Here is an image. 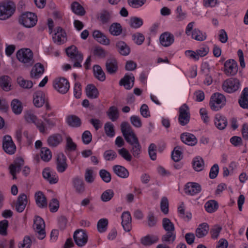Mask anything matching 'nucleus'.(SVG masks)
<instances>
[{"label":"nucleus","mask_w":248,"mask_h":248,"mask_svg":"<svg viewBox=\"0 0 248 248\" xmlns=\"http://www.w3.org/2000/svg\"><path fill=\"white\" fill-rule=\"evenodd\" d=\"M104 130L106 134L109 137H113L115 135L113 124L111 122H107L104 125Z\"/></svg>","instance_id":"obj_52"},{"label":"nucleus","mask_w":248,"mask_h":248,"mask_svg":"<svg viewBox=\"0 0 248 248\" xmlns=\"http://www.w3.org/2000/svg\"><path fill=\"white\" fill-rule=\"evenodd\" d=\"M118 51L123 56L128 55L130 52L129 46L124 41H118L116 45Z\"/></svg>","instance_id":"obj_29"},{"label":"nucleus","mask_w":248,"mask_h":248,"mask_svg":"<svg viewBox=\"0 0 248 248\" xmlns=\"http://www.w3.org/2000/svg\"><path fill=\"white\" fill-rule=\"evenodd\" d=\"M122 225L124 230L126 232H130L131 230V217L129 212H124L122 216Z\"/></svg>","instance_id":"obj_19"},{"label":"nucleus","mask_w":248,"mask_h":248,"mask_svg":"<svg viewBox=\"0 0 248 248\" xmlns=\"http://www.w3.org/2000/svg\"><path fill=\"white\" fill-rule=\"evenodd\" d=\"M73 12L79 16H83L85 14V11L83 7L78 2H74L71 6Z\"/></svg>","instance_id":"obj_51"},{"label":"nucleus","mask_w":248,"mask_h":248,"mask_svg":"<svg viewBox=\"0 0 248 248\" xmlns=\"http://www.w3.org/2000/svg\"><path fill=\"white\" fill-rule=\"evenodd\" d=\"M162 226L166 232L174 231L175 227L172 222L168 218H164L162 219Z\"/></svg>","instance_id":"obj_50"},{"label":"nucleus","mask_w":248,"mask_h":248,"mask_svg":"<svg viewBox=\"0 0 248 248\" xmlns=\"http://www.w3.org/2000/svg\"><path fill=\"white\" fill-rule=\"evenodd\" d=\"M93 36L100 44L108 45L110 43L109 40L99 31H94L93 32Z\"/></svg>","instance_id":"obj_30"},{"label":"nucleus","mask_w":248,"mask_h":248,"mask_svg":"<svg viewBox=\"0 0 248 248\" xmlns=\"http://www.w3.org/2000/svg\"><path fill=\"white\" fill-rule=\"evenodd\" d=\"M143 24L142 20L137 17H133L130 19V27L133 28H139Z\"/></svg>","instance_id":"obj_56"},{"label":"nucleus","mask_w":248,"mask_h":248,"mask_svg":"<svg viewBox=\"0 0 248 248\" xmlns=\"http://www.w3.org/2000/svg\"><path fill=\"white\" fill-rule=\"evenodd\" d=\"M66 160V157L62 153L58 154L56 159V168L58 172L62 173L67 168L68 164Z\"/></svg>","instance_id":"obj_16"},{"label":"nucleus","mask_w":248,"mask_h":248,"mask_svg":"<svg viewBox=\"0 0 248 248\" xmlns=\"http://www.w3.org/2000/svg\"><path fill=\"white\" fill-rule=\"evenodd\" d=\"M159 40L161 44L163 46L167 47L170 46L173 43L174 37L171 33L166 32L160 35Z\"/></svg>","instance_id":"obj_20"},{"label":"nucleus","mask_w":248,"mask_h":248,"mask_svg":"<svg viewBox=\"0 0 248 248\" xmlns=\"http://www.w3.org/2000/svg\"><path fill=\"white\" fill-rule=\"evenodd\" d=\"M131 146L130 151L135 157L139 158L141 152V147L137 137L130 139V142H127Z\"/></svg>","instance_id":"obj_17"},{"label":"nucleus","mask_w":248,"mask_h":248,"mask_svg":"<svg viewBox=\"0 0 248 248\" xmlns=\"http://www.w3.org/2000/svg\"><path fill=\"white\" fill-rule=\"evenodd\" d=\"M66 121L69 126L73 127H78L81 126L82 124L81 119L75 115L68 116Z\"/></svg>","instance_id":"obj_28"},{"label":"nucleus","mask_w":248,"mask_h":248,"mask_svg":"<svg viewBox=\"0 0 248 248\" xmlns=\"http://www.w3.org/2000/svg\"><path fill=\"white\" fill-rule=\"evenodd\" d=\"M88 235L83 230H76L73 235V238L76 245L78 247L84 246L88 241Z\"/></svg>","instance_id":"obj_12"},{"label":"nucleus","mask_w":248,"mask_h":248,"mask_svg":"<svg viewBox=\"0 0 248 248\" xmlns=\"http://www.w3.org/2000/svg\"><path fill=\"white\" fill-rule=\"evenodd\" d=\"M240 83L236 78H230L226 80L222 84L223 90L229 93L234 92L238 90Z\"/></svg>","instance_id":"obj_7"},{"label":"nucleus","mask_w":248,"mask_h":248,"mask_svg":"<svg viewBox=\"0 0 248 248\" xmlns=\"http://www.w3.org/2000/svg\"><path fill=\"white\" fill-rule=\"evenodd\" d=\"M37 22L36 15L29 12L22 14L18 18L19 23L28 28L34 27L36 25Z\"/></svg>","instance_id":"obj_1"},{"label":"nucleus","mask_w":248,"mask_h":248,"mask_svg":"<svg viewBox=\"0 0 248 248\" xmlns=\"http://www.w3.org/2000/svg\"><path fill=\"white\" fill-rule=\"evenodd\" d=\"M158 241V237L156 235H147L141 239V243L144 246L151 245Z\"/></svg>","instance_id":"obj_40"},{"label":"nucleus","mask_w":248,"mask_h":248,"mask_svg":"<svg viewBox=\"0 0 248 248\" xmlns=\"http://www.w3.org/2000/svg\"><path fill=\"white\" fill-rule=\"evenodd\" d=\"M25 118L27 122L34 123L41 133H44L46 132V128L44 123L41 120H37V117L34 114L31 112L27 113Z\"/></svg>","instance_id":"obj_13"},{"label":"nucleus","mask_w":248,"mask_h":248,"mask_svg":"<svg viewBox=\"0 0 248 248\" xmlns=\"http://www.w3.org/2000/svg\"><path fill=\"white\" fill-rule=\"evenodd\" d=\"M33 104L36 107L43 106L45 102V95L42 91H37L33 95Z\"/></svg>","instance_id":"obj_26"},{"label":"nucleus","mask_w":248,"mask_h":248,"mask_svg":"<svg viewBox=\"0 0 248 248\" xmlns=\"http://www.w3.org/2000/svg\"><path fill=\"white\" fill-rule=\"evenodd\" d=\"M11 78L8 76H2L0 77V87L4 91L11 90L10 85Z\"/></svg>","instance_id":"obj_39"},{"label":"nucleus","mask_w":248,"mask_h":248,"mask_svg":"<svg viewBox=\"0 0 248 248\" xmlns=\"http://www.w3.org/2000/svg\"><path fill=\"white\" fill-rule=\"evenodd\" d=\"M215 124L218 129L223 130L227 125V119L220 114H217L215 119Z\"/></svg>","instance_id":"obj_34"},{"label":"nucleus","mask_w":248,"mask_h":248,"mask_svg":"<svg viewBox=\"0 0 248 248\" xmlns=\"http://www.w3.org/2000/svg\"><path fill=\"white\" fill-rule=\"evenodd\" d=\"M178 121L180 124L184 126L187 124L190 121V113L189 108L186 104H183L179 108Z\"/></svg>","instance_id":"obj_9"},{"label":"nucleus","mask_w":248,"mask_h":248,"mask_svg":"<svg viewBox=\"0 0 248 248\" xmlns=\"http://www.w3.org/2000/svg\"><path fill=\"white\" fill-rule=\"evenodd\" d=\"M192 164L194 169L198 171L202 170L204 168L203 160L200 157H196L194 158Z\"/></svg>","instance_id":"obj_47"},{"label":"nucleus","mask_w":248,"mask_h":248,"mask_svg":"<svg viewBox=\"0 0 248 248\" xmlns=\"http://www.w3.org/2000/svg\"><path fill=\"white\" fill-rule=\"evenodd\" d=\"M28 202L27 196L23 193L20 194L17 198L16 205V209L19 213L22 212L25 209Z\"/></svg>","instance_id":"obj_22"},{"label":"nucleus","mask_w":248,"mask_h":248,"mask_svg":"<svg viewBox=\"0 0 248 248\" xmlns=\"http://www.w3.org/2000/svg\"><path fill=\"white\" fill-rule=\"evenodd\" d=\"M121 130L127 142H130V139L136 136L129 124L127 122H123L121 124Z\"/></svg>","instance_id":"obj_10"},{"label":"nucleus","mask_w":248,"mask_h":248,"mask_svg":"<svg viewBox=\"0 0 248 248\" xmlns=\"http://www.w3.org/2000/svg\"><path fill=\"white\" fill-rule=\"evenodd\" d=\"M13 112L16 114H19L22 112L23 107L22 103L18 99H14L11 104Z\"/></svg>","instance_id":"obj_43"},{"label":"nucleus","mask_w":248,"mask_h":248,"mask_svg":"<svg viewBox=\"0 0 248 248\" xmlns=\"http://www.w3.org/2000/svg\"><path fill=\"white\" fill-rule=\"evenodd\" d=\"M180 138L183 142L189 146H194L198 142L196 137L189 133L185 132L181 134Z\"/></svg>","instance_id":"obj_18"},{"label":"nucleus","mask_w":248,"mask_h":248,"mask_svg":"<svg viewBox=\"0 0 248 248\" xmlns=\"http://www.w3.org/2000/svg\"><path fill=\"white\" fill-rule=\"evenodd\" d=\"M132 39L136 44L140 45L143 43L145 38L142 34L138 32L132 35Z\"/></svg>","instance_id":"obj_64"},{"label":"nucleus","mask_w":248,"mask_h":248,"mask_svg":"<svg viewBox=\"0 0 248 248\" xmlns=\"http://www.w3.org/2000/svg\"><path fill=\"white\" fill-rule=\"evenodd\" d=\"M54 89L61 93H66L69 90L70 84L64 78H56L53 81Z\"/></svg>","instance_id":"obj_5"},{"label":"nucleus","mask_w":248,"mask_h":248,"mask_svg":"<svg viewBox=\"0 0 248 248\" xmlns=\"http://www.w3.org/2000/svg\"><path fill=\"white\" fill-rule=\"evenodd\" d=\"M209 227L206 223L201 224L196 230V236L198 238H202L206 236L209 231Z\"/></svg>","instance_id":"obj_32"},{"label":"nucleus","mask_w":248,"mask_h":248,"mask_svg":"<svg viewBox=\"0 0 248 248\" xmlns=\"http://www.w3.org/2000/svg\"><path fill=\"white\" fill-rule=\"evenodd\" d=\"M94 77L99 80L103 81L106 79L105 74L99 65H95L93 67Z\"/></svg>","instance_id":"obj_41"},{"label":"nucleus","mask_w":248,"mask_h":248,"mask_svg":"<svg viewBox=\"0 0 248 248\" xmlns=\"http://www.w3.org/2000/svg\"><path fill=\"white\" fill-rule=\"evenodd\" d=\"M107 71L110 74H115L118 70V63L115 58H110L107 60L106 62Z\"/></svg>","instance_id":"obj_25"},{"label":"nucleus","mask_w":248,"mask_h":248,"mask_svg":"<svg viewBox=\"0 0 248 248\" xmlns=\"http://www.w3.org/2000/svg\"><path fill=\"white\" fill-rule=\"evenodd\" d=\"M123 28L118 23H113L109 27V31L113 36H118L122 33Z\"/></svg>","instance_id":"obj_42"},{"label":"nucleus","mask_w":248,"mask_h":248,"mask_svg":"<svg viewBox=\"0 0 248 248\" xmlns=\"http://www.w3.org/2000/svg\"><path fill=\"white\" fill-rule=\"evenodd\" d=\"M161 210L164 214L166 215L169 212V201L167 197H163L161 199L160 202Z\"/></svg>","instance_id":"obj_61"},{"label":"nucleus","mask_w":248,"mask_h":248,"mask_svg":"<svg viewBox=\"0 0 248 248\" xmlns=\"http://www.w3.org/2000/svg\"><path fill=\"white\" fill-rule=\"evenodd\" d=\"M33 230L38 234V238L43 239L46 237L45 223L44 220L40 217H37L34 220Z\"/></svg>","instance_id":"obj_6"},{"label":"nucleus","mask_w":248,"mask_h":248,"mask_svg":"<svg viewBox=\"0 0 248 248\" xmlns=\"http://www.w3.org/2000/svg\"><path fill=\"white\" fill-rule=\"evenodd\" d=\"M40 156L43 161L48 162L52 157L51 152L48 148L43 147L41 149Z\"/></svg>","instance_id":"obj_46"},{"label":"nucleus","mask_w":248,"mask_h":248,"mask_svg":"<svg viewBox=\"0 0 248 248\" xmlns=\"http://www.w3.org/2000/svg\"><path fill=\"white\" fill-rule=\"evenodd\" d=\"M184 191L187 195L194 196L201 192L202 187L197 183L188 182L185 185Z\"/></svg>","instance_id":"obj_14"},{"label":"nucleus","mask_w":248,"mask_h":248,"mask_svg":"<svg viewBox=\"0 0 248 248\" xmlns=\"http://www.w3.org/2000/svg\"><path fill=\"white\" fill-rule=\"evenodd\" d=\"M204 207L206 211L208 213H213L215 212L218 208V203L215 200H210L206 202Z\"/></svg>","instance_id":"obj_44"},{"label":"nucleus","mask_w":248,"mask_h":248,"mask_svg":"<svg viewBox=\"0 0 248 248\" xmlns=\"http://www.w3.org/2000/svg\"><path fill=\"white\" fill-rule=\"evenodd\" d=\"M114 196V192L111 189L105 191L101 196V199L104 202L110 201Z\"/></svg>","instance_id":"obj_60"},{"label":"nucleus","mask_w":248,"mask_h":248,"mask_svg":"<svg viewBox=\"0 0 248 248\" xmlns=\"http://www.w3.org/2000/svg\"><path fill=\"white\" fill-rule=\"evenodd\" d=\"M106 113L109 119L112 122L116 121L119 117L118 109L114 106L109 107Z\"/></svg>","instance_id":"obj_38"},{"label":"nucleus","mask_w":248,"mask_h":248,"mask_svg":"<svg viewBox=\"0 0 248 248\" xmlns=\"http://www.w3.org/2000/svg\"><path fill=\"white\" fill-rule=\"evenodd\" d=\"M77 148V144L73 141L72 138L67 137L66 138L65 151L72 152L76 151Z\"/></svg>","instance_id":"obj_49"},{"label":"nucleus","mask_w":248,"mask_h":248,"mask_svg":"<svg viewBox=\"0 0 248 248\" xmlns=\"http://www.w3.org/2000/svg\"><path fill=\"white\" fill-rule=\"evenodd\" d=\"M16 58L20 62L30 66L33 64V52L29 48H22L16 53Z\"/></svg>","instance_id":"obj_2"},{"label":"nucleus","mask_w":248,"mask_h":248,"mask_svg":"<svg viewBox=\"0 0 248 248\" xmlns=\"http://www.w3.org/2000/svg\"><path fill=\"white\" fill-rule=\"evenodd\" d=\"M15 11V5L11 2L0 3V19L6 20L10 18Z\"/></svg>","instance_id":"obj_3"},{"label":"nucleus","mask_w":248,"mask_h":248,"mask_svg":"<svg viewBox=\"0 0 248 248\" xmlns=\"http://www.w3.org/2000/svg\"><path fill=\"white\" fill-rule=\"evenodd\" d=\"M128 4L135 8H138L143 6L146 0H127Z\"/></svg>","instance_id":"obj_62"},{"label":"nucleus","mask_w":248,"mask_h":248,"mask_svg":"<svg viewBox=\"0 0 248 248\" xmlns=\"http://www.w3.org/2000/svg\"><path fill=\"white\" fill-rule=\"evenodd\" d=\"M87 96L91 99H95L98 97L99 92L96 87L93 84H89L86 88Z\"/></svg>","instance_id":"obj_33"},{"label":"nucleus","mask_w":248,"mask_h":248,"mask_svg":"<svg viewBox=\"0 0 248 248\" xmlns=\"http://www.w3.org/2000/svg\"><path fill=\"white\" fill-rule=\"evenodd\" d=\"M35 202L36 204L40 208H46L47 207V201L46 199L41 191H38L35 194Z\"/></svg>","instance_id":"obj_27"},{"label":"nucleus","mask_w":248,"mask_h":248,"mask_svg":"<svg viewBox=\"0 0 248 248\" xmlns=\"http://www.w3.org/2000/svg\"><path fill=\"white\" fill-rule=\"evenodd\" d=\"M222 230V227L218 225H214L210 230L211 238L213 239H217Z\"/></svg>","instance_id":"obj_59"},{"label":"nucleus","mask_w":248,"mask_h":248,"mask_svg":"<svg viewBox=\"0 0 248 248\" xmlns=\"http://www.w3.org/2000/svg\"><path fill=\"white\" fill-rule=\"evenodd\" d=\"M113 170L118 176L121 178H126L129 176L128 170L122 166L118 165L114 166Z\"/></svg>","instance_id":"obj_31"},{"label":"nucleus","mask_w":248,"mask_h":248,"mask_svg":"<svg viewBox=\"0 0 248 248\" xmlns=\"http://www.w3.org/2000/svg\"><path fill=\"white\" fill-rule=\"evenodd\" d=\"M116 153L112 150L106 151L103 154V156L106 161H111L117 157Z\"/></svg>","instance_id":"obj_58"},{"label":"nucleus","mask_w":248,"mask_h":248,"mask_svg":"<svg viewBox=\"0 0 248 248\" xmlns=\"http://www.w3.org/2000/svg\"><path fill=\"white\" fill-rule=\"evenodd\" d=\"M73 184L76 191L78 193H82L85 191V186L82 179L76 177L73 180Z\"/></svg>","instance_id":"obj_35"},{"label":"nucleus","mask_w":248,"mask_h":248,"mask_svg":"<svg viewBox=\"0 0 248 248\" xmlns=\"http://www.w3.org/2000/svg\"><path fill=\"white\" fill-rule=\"evenodd\" d=\"M178 212L180 215V217L184 219H186L189 220L192 217V215L190 213L187 212L185 214V210L184 208V204L183 202L178 208Z\"/></svg>","instance_id":"obj_53"},{"label":"nucleus","mask_w":248,"mask_h":248,"mask_svg":"<svg viewBox=\"0 0 248 248\" xmlns=\"http://www.w3.org/2000/svg\"><path fill=\"white\" fill-rule=\"evenodd\" d=\"M226 102V98L225 96L219 93H215L212 95L210 101V106L211 108L214 111H217L221 108Z\"/></svg>","instance_id":"obj_4"},{"label":"nucleus","mask_w":248,"mask_h":248,"mask_svg":"<svg viewBox=\"0 0 248 248\" xmlns=\"http://www.w3.org/2000/svg\"><path fill=\"white\" fill-rule=\"evenodd\" d=\"M45 69L44 66L39 62L36 63L32 68L30 76L32 78H38L44 72Z\"/></svg>","instance_id":"obj_21"},{"label":"nucleus","mask_w":248,"mask_h":248,"mask_svg":"<svg viewBox=\"0 0 248 248\" xmlns=\"http://www.w3.org/2000/svg\"><path fill=\"white\" fill-rule=\"evenodd\" d=\"M108 220L106 218L100 219L97 223V227L99 232H103L107 230Z\"/></svg>","instance_id":"obj_54"},{"label":"nucleus","mask_w":248,"mask_h":248,"mask_svg":"<svg viewBox=\"0 0 248 248\" xmlns=\"http://www.w3.org/2000/svg\"><path fill=\"white\" fill-rule=\"evenodd\" d=\"M66 53L71 60H74V59L76 58L77 55L82 54L78 51L77 47L74 45H72L68 47L66 49Z\"/></svg>","instance_id":"obj_45"},{"label":"nucleus","mask_w":248,"mask_h":248,"mask_svg":"<svg viewBox=\"0 0 248 248\" xmlns=\"http://www.w3.org/2000/svg\"><path fill=\"white\" fill-rule=\"evenodd\" d=\"M2 147L4 151L9 155H13L16 151V145L14 143L11 137L9 135H6L3 137Z\"/></svg>","instance_id":"obj_11"},{"label":"nucleus","mask_w":248,"mask_h":248,"mask_svg":"<svg viewBox=\"0 0 248 248\" xmlns=\"http://www.w3.org/2000/svg\"><path fill=\"white\" fill-rule=\"evenodd\" d=\"M225 73L228 76L235 75L238 71V65L233 60H227L224 63Z\"/></svg>","instance_id":"obj_15"},{"label":"nucleus","mask_w":248,"mask_h":248,"mask_svg":"<svg viewBox=\"0 0 248 248\" xmlns=\"http://www.w3.org/2000/svg\"><path fill=\"white\" fill-rule=\"evenodd\" d=\"M134 84V77L132 74H131L130 75H125L119 82L120 85L124 86L127 90L131 89L133 87Z\"/></svg>","instance_id":"obj_23"},{"label":"nucleus","mask_w":248,"mask_h":248,"mask_svg":"<svg viewBox=\"0 0 248 248\" xmlns=\"http://www.w3.org/2000/svg\"><path fill=\"white\" fill-rule=\"evenodd\" d=\"M176 239V234L174 231H168L163 235L161 237L162 242L166 243L168 244H172Z\"/></svg>","instance_id":"obj_37"},{"label":"nucleus","mask_w":248,"mask_h":248,"mask_svg":"<svg viewBox=\"0 0 248 248\" xmlns=\"http://www.w3.org/2000/svg\"><path fill=\"white\" fill-rule=\"evenodd\" d=\"M180 146H176L174 148L171 154V158L175 162H178L182 158V153L179 150Z\"/></svg>","instance_id":"obj_55"},{"label":"nucleus","mask_w":248,"mask_h":248,"mask_svg":"<svg viewBox=\"0 0 248 248\" xmlns=\"http://www.w3.org/2000/svg\"><path fill=\"white\" fill-rule=\"evenodd\" d=\"M17 81L19 85L24 89H30L33 86V82L31 80H25L22 77L18 78Z\"/></svg>","instance_id":"obj_48"},{"label":"nucleus","mask_w":248,"mask_h":248,"mask_svg":"<svg viewBox=\"0 0 248 248\" xmlns=\"http://www.w3.org/2000/svg\"><path fill=\"white\" fill-rule=\"evenodd\" d=\"M55 31L52 36L53 42L58 45L64 44L67 41V34L64 30L61 27H57Z\"/></svg>","instance_id":"obj_8"},{"label":"nucleus","mask_w":248,"mask_h":248,"mask_svg":"<svg viewBox=\"0 0 248 248\" xmlns=\"http://www.w3.org/2000/svg\"><path fill=\"white\" fill-rule=\"evenodd\" d=\"M62 141V137L60 134L56 133L49 136L47 140L48 145L51 147H56Z\"/></svg>","instance_id":"obj_24"},{"label":"nucleus","mask_w":248,"mask_h":248,"mask_svg":"<svg viewBox=\"0 0 248 248\" xmlns=\"http://www.w3.org/2000/svg\"><path fill=\"white\" fill-rule=\"evenodd\" d=\"M49 207L51 212L54 213L58 211L59 208V202L56 198L52 199L49 203Z\"/></svg>","instance_id":"obj_63"},{"label":"nucleus","mask_w":248,"mask_h":248,"mask_svg":"<svg viewBox=\"0 0 248 248\" xmlns=\"http://www.w3.org/2000/svg\"><path fill=\"white\" fill-rule=\"evenodd\" d=\"M192 37L193 39L199 41H203L206 39V35L198 29H195L193 31Z\"/></svg>","instance_id":"obj_57"},{"label":"nucleus","mask_w":248,"mask_h":248,"mask_svg":"<svg viewBox=\"0 0 248 248\" xmlns=\"http://www.w3.org/2000/svg\"><path fill=\"white\" fill-rule=\"evenodd\" d=\"M238 102L241 107L248 109V88L244 89Z\"/></svg>","instance_id":"obj_36"}]
</instances>
